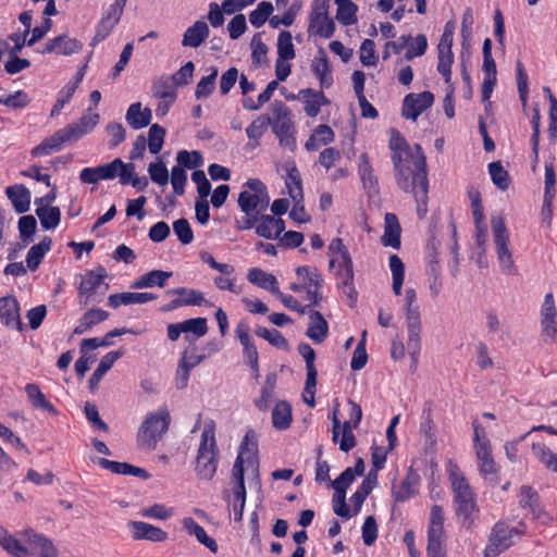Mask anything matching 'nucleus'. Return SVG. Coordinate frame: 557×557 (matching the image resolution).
<instances>
[{
	"label": "nucleus",
	"instance_id": "f257e3e1",
	"mask_svg": "<svg viewBox=\"0 0 557 557\" xmlns=\"http://www.w3.org/2000/svg\"><path fill=\"white\" fill-rule=\"evenodd\" d=\"M220 451L215 440V423L208 420L205 423L197 456L195 460V473L198 479L210 481L216 473Z\"/></svg>",
	"mask_w": 557,
	"mask_h": 557
},
{
	"label": "nucleus",
	"instance_id": "f03ea898",
	"mask_svg": "<svg viewBox=\"0 0 557 557\" xmlns=\"http://www.w3.org/2000/svg\"><path fill=\"white\" fill-rule=\"evenodd\" d=\"M389 148L396 182L403 176H412L416 173L417 162L420 158L425 161L421 146L414 145L413 148H410L397 129H391Z\"/></svg>",
	"mask_w": 557,
	"mask_h": 557
},
{
	"label": "nucleus",
	"instance_id": "7ed1b4c3",
	"mask_svg": "<svg viewBox=\"0 0 557 557\" xmlns=\"http://www.w3.org/2000/svg\"><path fill=\"white\" fill-rule=\"evenodd\" d=\"M449 479L454 493L456 515L462 525L470 528L479 513L475 494L457 468L450 471Z\"/></svg>",
	"mask_w": 557,
	"mask_h": 557
},
{
	"label": "nucleus",
	"instance_id": "20e7f679",
	"mask_svg": "<svg viewBox=\"0 0 557 557\" xmlns=\"http://www.w3.org/2000/svg\"><path fill=\"white\" fill-rule=\"evenodd\" d=\"M258 443L253 430L246 432L245 437L239 446V451L232 469V483L234 498H244L246 496V486L244 478V463L258 470L259 462L257 458Z\"/></svg>",
	"mask_w": 557,
	"mask_h": 557
},
{
	"label": "nucleus",
	"instance_id": "39448f33",
	"mask_svg": "<svg viewBox=\"0 0 557 557\" xmlns=\"http://www.w3.org/2000/svg\"><path fill=\"white\" fill-rule=\"evenodd\" d=\"M417 163L416 173L412 176L398 178L397 185L405 193L413 194L417 202V214L419 219H423L428 213L429 180L426 161L420 158Z\"/></svg>",
	"mask_w": 557,
	"mask_h": 557
},
{
	"label": "nucleus",
	"instance_id": "423d86ee",
	"mask_svg": "<svg viewBox=\"0 0 557 557\" xmlns=\"http://www.w3.org/2000/svg\"><path fill=\"white\" fill-rule=\"evenodd\" d=\"M170 425V413L166 409L148 413L137 433V445L141 449L153 450L158 442L166 433Z\"/></svg>",
	"mask_w": 557,
	"mask_h": 557
},
{
	"label": "nucleus",
	"instance_id": "0eeeda50",
	"mask_svg": "<svg viewBox=\"0 0 557 557\" xmlns=\"http://www.w3.org/2000/svg\"><path fill=\"white\" fill-rule=\"evenodd\" d=\"M238 195L237 203L245 214H262L270 205V195L265 184L259 178H249Z\"/></svg>",
	"mask_w": 557,
	"mask_h": 557
},
{
	"label": "nucleus",
	"instance_id": "6e6552de",
	"mask_svg": "<svg viewBox=\"0 0 557 557\" xmlns=\"http://www.w3.org/2000/svg\"><path fill=\"white\" fill-rule=\"evenodd\" d=\"M491 225L500 270L507 275H517L518 270L515 265L511 250L509 249V233L504 218L492 216Z\"/></svg>",
	"mask_w": 557,
	"mask_h": 557
},
{
	"label": "nucleus",
	"instance_id": "1a4fd4ad",
	"mask_svg": "<svg viewBox=\"0 0 557 557\" xmlns=\"http://www.w3.org/2000/svg\"><path fill=\"white\" fill-rule=\"evenodd\" d=\"M522 531L510 527L507 522L498 521L492 529L484 557H497L511 547L521 536Z\"/></svg>",
	"mask_w": 557,
	"mask_h": 557
},
{
	"label": "nucleus",
	"instance_id": "9d476101",
	"mask_svg": "<svg viewBox=\"0 0 557 557\" xmlns=\"http://www.w3.org/2000/svg\"><path fill=\"white\" fill-rule=\"evenodd\" d=\"M273 116L270 126L280 140L281 146L293 148L295 138L293 136L294 125L289 108L281 100H275L271 104Z\"/></svg>",
	"mask_w": 557,
	"mask_h": 557
},
{
	"label": "nucleus",
	"instance_id": "9b49d317",
	"mask_svg": "<svg viewBox=\"0 0 557 557\" xmlns=\"http://www.w3.org/2000/svg\"><path fill=\"white\" fill-rule=\"evenodd\" d=\"M433 102L434 96L431 91L409 94L404 98L401 115L405 119L417 121L418 116L430 108Z\"/></svg>",
	"mask_w": 557,
	"mask_h": 557
},
{
	"label": "nucleus",
	"instance_id": "f8f14e48",
	"mask_svg": "<svg viewBox=\"0 0 557 557\" xmlns=\"http://www.w3.org/2000/svg\"><path fill=\"white\" fill-rule=\"evenodd\" d=\"M406 325L408 332L407 349L411 358L410 370H417L420 352H421V320L420 317L416 318L414 312H411L410 318H406Z\"/></svg>",
	"mask_w": 557,
	"mask_h": 557
},
{
	"label": "nucleus",
	"instance_id": "ddd939ff",
	"mask_svg": "<svg viewBox=\"0 0 557 557\" xmlns=\"http://www.w3.org/2000/svg\"><path fill=\"white\" fill-rule=\"evenodd\" d=\"M83 49V44L66 35H60L46 42L44 49L40 51L42 54L57 53L59 55H72Z\"/></svg>",
	"mask_w": 557,
	"mask_h": 557
},
{
	"label": "nucleus",
	"instance_id": "4468645a",
	"mask_svg": "<svg viewBox=\"0 0 557 557\" xmlns=\"http://www.w3.org/2000/svg\"><path fill=\"white\" fill-rule=\"evenodd\" d=\"M0 320L8 327L17 331L23 330V323L20 317V305L14 296L0 298Z\"/></svg>",
	"mask_w": 557,
	"mask_h": 557
},
{
	"label": "nucleus",
	"instance_id": "2eb2a0df",
	"mask_svg": "<svg viewBox=\"0 0 557 557\" xmlns=\"http://www.w3.org/2000/svg\"><path fill=\"white\" fill-rule=\"evenodd\" d=\"M73 141L65 127L57 131L50 137L45 138L38 146L30 151L33 157L49 156L61 150L63 144Z\"/></svg>",
	"mask_w": 557,
	"mask_h": 557
},
{
	"label": "nucleus",
	"instance_id": "dca6fc26",
	"mask_svg": "<svg viewBox=\"0 0 557 557\" xmlns=\"http://www.w3.org/2000/svg\"><path fill=\"white\" fill-rule=\"evenodd\" d=\"M127 527L132 532L133 539L137 541L163 542L168 539L165 531L144 521H128Z\"/></svg>",
	"mask_w": 557,
	"mask_h": 557
},
{
	"label": "nucleus",
	"instance_id": "f3484780",
	"mask_svg": "<svg viewBox=\"0 0 557 557\" xmlns=\"http://www.w3.org/2000/svg\"><path fill=\"white\" fill-rule=\"evenodd\" d=\"M107 270L102 265H98L95 270L88 271L81 281L78 287L79 296H85L87 304L89 297L94 295L107 277Z\"/></svg>",
	"mask_w": 557,
	"mask_h": 557
},
{
	"label": "nucleus",
	"instance_id": "a211bd4d",
	"mask_svg": "<svg viewBox=\"0 0 557 557\" xmlns=\"http://www.w3.org/2000/svg\"><path fill=\"white\" fill-rule=\"evenodd\" d=\"M309 326L306 335L317 344H321L329 335V324L321 312L309 309Z\"/></svg>",
	"mask_w": 557,
	"mask_h": 557
},
{
	"label": "nucleus",
	"instance_id": "6ab92c4d",
	"mask_svg": "<svg viewBox=\"0 0 557 557\" xmlns=\"http://www.w3.org/2000/svg\"><path fill=\"white\" fill-rule=\"evenodd\" d=\"M98 465L102 469H107L115 474L134 475V476H138L143 480H148L150 478V474L148 473V471L146 469L135 467L127 462H119V461H113V460H109L106 458H99Z\"/></svg>",
	"mask_w": 557,
	"mask_h": 557
},
{
	"label": "nucleus",
	"instance_id": "aec40b11",
	"mask_svg": "<svg viewBox=\"0 0 557 557\" xmlns=\"http://www.w3.org/2000/svg\"><path fill=\"white\" fill-rule=\"evenodd\" d=\"M519 504L523 509H529L534 519H541L545 515L540 495L531 486L520 487Z\"/></svg>",
	"mask_w": 557,
	"mask_h": 557
},
{
	"label": "nucleus",
	"instance_id": "412c9836",
	"mask_svg": "<svg viewBox=\"0 0 557 557\" xmlns=\"http://www.w3.org/2000/svg\"><path fill=\"white\" fill-rule=\"evenodd\" d=\"M154 299H157V295L152 293L125 292L110 295L108 298V306L111 308H117L122 305L128 306L135 304H146Z\"/></svg>",
	"mask_w": 557,
	"mask_h": 557
},
{
	"label": "nucleus",
	"instance_id": "4be33fe9",
	"mask_svg": "<svg viewBox=\"0 0 557 557\" xmlns=\"http://www.w3.org/2000/svg\"><path fill=\"white\" fill-rule=\"evenodd\" d=\"M209 34L210 29L208 24L202 20L197 21L185 30L182 46L198 48L206 41V39L209 37Z\"/></svg>",
	"mask_w": 557,
	"mask_h": 557
},
{
	"label": "nucleus",
	"instance_id": "5701e85b",
	"mask_svg": "<svg viewBox=\"0 0 557 557\" xmlns=\"http://www.w3.org/2000/svg\"><path fill=\"white\" fill-rule=\"evenodd\" d=\"M319 55L311 62V71L319 79L322 88H329L333 84V76L327 55L323 49L319 50Z\"/></svg>",
	"mask_w": 557,
	"mask_h": 557
},
{
	"label": "nucleus",
	"instance_id": "b1692460",
	"mask_svg": "<svg viewBox=\"0 0 557 557\" xmlns=\"http://www.w3.org/2000/svg\"><path fill=\"white\" fill-rule=\"evenodd\" d=\"M479 461V471L482 476L490 481H495L497 474V466L492 457V447L483 443L474 449Z\"/></svg>",
	"mask_w": 557,
	"mask_h": 557
},
{
	"label": "nucleus",
	"instance_id": "393cba45",
	"mask_svg": "<svg viewBox=\"0 0 557 557\" xmlns=\"http://www.w3.org/2000/svg\"><path fill=\"white\" fill-rule=\"evenodd\" d=\"M173 275L172 272L163 270H152L136 278L132 284L133 289L164 287L166 281Z\"/></svg>",
	"mask_w": 557,
	"mask_h": 557
},
{
	"label": "nucleus",
	"instance_id": "a878e982",
	"mask_svg": "<svg viewBox=\"0 0 557 557\" xmlns=\"http://www.w3.org/2000/svg\"><path fill=\"white\" fill-rule=\"evenodd\" d=\"M299 97L305 103V112L308 116L314 117L320 113L321 107L329 103L327 98L322 91H315L311 88L301 89Z\"/></svg>",
	"mask_w": 557,
	"mask_h": 557
},
{
	"label": "nucleus",
	"instance_id": "bb28decb",
	"mask_svg": "<svg viewBox=\"0 0 557 557\" xmlns=\"http://www.w3.org/2000/svg\"><path fill=\"white\" fill-rule=\"evenodd\" d=\"M123 355L124 350H115L108 352L101 358L97 369L89 377L88 384L90 391H95L98 387L106 373L113 367L116 360L123 357Z\"/></svg>",
	"mask_w": 557,
	"mask_h": 557
},
{
	"label": "nucleus",
	"instance_id": "cd10ccee",
	"mask_svg": "<svg viewBox=\"0 0 557 557\" xmlns=\"http://www.w3.org/2000/svg\"><path fill=\"white\" fill-rule=\"evenodd\" d=\"M99 119L98 113H86L81 116L78 122L69 124L65 128L69 131L72 140L76 141L84 135L90 133L98 124Z\"/></svg>",
	"mask_w": 557,
	"mask_h": 557
},
{
	"label": "nucleus",
	"instance_id": "c85d7f7f",
	"mask_svg": "<svg viewBox=\"0 0 557 557\" xmlns=\"http://www.w3.org/2000/svg\"><path fill=\"white\" fill-rule=\"evenodd\" d=\"M152 119V112L149 108L143 109L140 102L132 103L125 114V120L134 129H140L148 126Z\"/></svg>",
	"mask_w": 557,
	"mask_h": 557
},
{
	"label": "nucleus",
	"instance_id": "c756f323",
	"mask_svg": "<svg viewBox=\"0 0 557 557\" xmlns=\"http://www.w3.org/2000/svg\"><path fill=\"white\" fill-rule=\"evenodd\" d=\"M5 194L17 213H25L29 210L32 196L28 188L24 185L9 186L5 189Z\"/></svg>",
	"mask_w": 557,
	"mask_h": 557
},
{
	"label": "nucleus",
	"instance_id": "7c9ffc66",
	"mask_svg": "<svg viewBox=\"0 0 557 557\" xmlns=\"http://www.w3.org/2000/svg\"><path fill=\"white\" fill-rule=\"evenodd\" d=\"M235 332L243 346L244 358L247 364L256 363V361H259V354L256 345L253 344L250 337L248 324L245 322H239L236 326Z\"/></svg>",
	"mask_w": 557,
	"mask_h": 557
},
{
	"label": "nucleus",
	"instance_id": "2f4dec72",
	"mask_svg": "<svg viewBox=\"0 0 557 557\" xmlns=\"http://www.w3.org/2000/svg\"><path fill=\"white\" fill-rule=\"evenodd\" d=\"M400 233L401 227L398 219L394 213L385 214V228L382 236V244L385 247H392L394 249L400 248Z\"/></svg>",
	"mask_w": 557,
	"mask_h": 557
},
{
	"label": "nucleus",
	"instance_id": "473e14b6",
	"mask_svg": "<svg viewBox=\"0 0 557 557\" xmlns=\"http://www.w3.org/2000/svg\"><path fill=\"white\" fill-rule=\"evenodd\" d=\"M27 548L33 554V557H35V554H38L40 557H55L57 555V549L52 542L46 536L33 531H30L28 535Z\"/></svg>",
	"mask_w": 557,
	"mask_h": 557
},
{
	"label": "nucleus",
	"instance_id": "72a5a7b5",
	"mask_svg": "<svg viewBox=\"0 0 557 557\" xmlns=\"http://www.w3.org/2000/svg\"><path fill=\"white\" fill-rule=\"evenodd\" d=\"M358 173L363 188L367 189L370 195L377 194L379 183L373 174V169L367 153H361L359 157Z\"/></svg>",
	"mask_w": 557,
	"mask_h": 557
},
{
	"label": "nucleus",
	"instance_id": "f704fd0d",
	"mask_svg": "<svg viewBox=\"0 0 557 557\" xmlns=\"http://www.w3.org/2000/svg\"><path fill=\"white\" fill-rule=\"evenodd\" d=\"M444 512L440 505H433L430 512L428 527V541H445L444 536Z\"/></svg>",
	"mask_w": 557,
	"mask_h": 557
},
{
	"label": "nucleus",
	"instance_id": "c9c22d12",
	"mask_svg": "<svg viewBox=\"0 0 557 557\" xmlns=\"http://www.w3.org/2000/svg\"><path fill=\"white\" fill-rule=\"evenodd\" d=\"M270 123L271 116L268 114H261L246 128V134L249 139L248 146L250 148L255 149L260 145V139L270 126Z\"/></svg>",
	"mask_w": 557,
	"mask_h": 557
},
{
	"label": "nucleus",
	"instance_id": "e433bc0d",
	"mask_svg": "<svg viewBox=\"0 0 557 557\" xmlns=\"http://www.w3.org/2000/svg\"><path fill=\"white\" fill-rule=\"evenodd\" d=\"M247 280L265 290H269L273 295L278 289V283L276 277L273 274L267 273L265 271L259 269V268H252L248 271Z\"/></svg>",
	"mask_w": 557,
	"mask_h": 557
},
{
	"label": "nucleus",
	"instance_id": "4c0bfd02",
	"mask_svg": "<svg viewBox=\"0 0 557 557\" xmlns=\"http://www.w3.org/2000/svg\"><path fill=\"white\" fill-rule=\"evenodd\" d=\"M183 527L190 535H195L199 543L205 545L207 548H209L212 553L218 552V544L216 542L210 537L206 530L198 524L193 518H184L183 520Z\"/></svg>",
	"mask_w": 557,
	"mask_h": 557
},
{
	"label": "nucleus",
	"instance_id": "58836bf2",
	"mask_svg": "<svg viewBox=\"0 0 557 557\" xmlns=\"http://www.w3.org/2000/svg\"><path fill=\"white\" fill-rule=\"evenodd\" d=\"M51 246L52 239L49 236H45L39 244L32 246L26 255L27 269L37 270Z\"/></svg>",
	"mask_w": 557,
	"mask_h": 557
},
{
	"label": "nucleus",
	"instance_id": "ea45409f",
	"mask_svg": "<svg viewBox=\"0 0 557 557\" xmlns=\"http://www.w3.org/2000/svg\"><path fill=\"white\" fill-rule=\"evenodd\" d=\"M420 476L412 471L409 470L406 478L401 482L400 486L397 490L393 491V496L396 502L404 503L409 498L413 497L417 493L416 486L418 485Z\"/></svg>",
	"mask_w": 557,
	"mask_h": 557
},
{
	"label": "nucleus",
	"instance_id": "a19ab883",
	"mask_svg": "<svg viewBox=\"0 0 557 557\" xmlns=\"http://www.w3.org/2000/svg\"><path fill=\"white\" fill-rule=\"evenodd\" d=\"M25 392L33 407L37 409H42L53 416L58 413L55 407L49 400H47L46 396L42 394L37 384H27L25 386Z\"/></svg>",
	"mask_w": 557,
	"mask_h": 557
},
{
	"label": "nucleus",
	"instance_id": "79ce46f5",
	"mask_svg": "<svg viewBox=\"0 0 557 557\" xmlns=\"http://www.w3.org/2000/svg\"><path fill=\"white\" fill-rule=\"evenodd\" d=\"M129 331L127 329H114L110 332H108L104 337H91V338H85L81 343L79 350L82 354H86L88 350L97 349L99 347H109L111 343V338L121 336L123 334L128 333Z\"/></svg>",
	"mask_w": 557,
	"mask_h": 557
},
{
	"label": "nucleus",
	"instance_id": "37998d69",
	"mask_svg": "<svg viewBox=\"0 0 557 557\" xmlns=\"http://www.w3.org/2000/svg\"><path fill=\"white\" fill-rule=\"evenodd\" d=\"M272 423L277 430H286L292 423V406L285 400L277 401L272 410Z\"/></svg>",
	"mask_w": 557,
	"mask_h": 557
},
{
	"label": "nucleus",
	"instance_id": "c03bdc74",
	"mask_svg": "<svg viewBox=\"0 0 557 557\" xmlns=\"http://www.w3.org/2000/svg\"><path fill=\"white\" fill-rule=\"evenodd\" d=\"M168 294L180 296L177 299L180 300L182 307L201 306L208 304V301L203 297V294L193 288L178 287L168 290Z\"/></svg>",
	"mask_w": 557,
	"mask_h": 557
},
{
	"label": "nucleus",
	"instance_id": "a18cd8bd",
	"mask_svg": "<svg viewBox=\"0 0 557 557\" xmlns=\"http://www.w3.org/2000/svg\"><path fill=\"white\" fill-rule=\"evenodd\" d=\"M337 5L336 18L344 25L349 26L357 22L358 7L351 0H335Z\"/></svg>",
	"mask_w": 557,
	"mask_h": 557
},
{
	"label": "nucleus",
	"instance_id": "49530a36",
	"mask_svg": "<svg viewBox=\"0 0 557 557\" xmlns=\"http://www.w3.org/2000/svg\"><path fill=\"white\" fill-rule=\"evenodd\" d=\"M36 215L38 216L44 230H53L60 224L61 221V211L59 207H37Z\"/></svg>",
	"mask_w": 557,
	"mask_h": 557
},
{
	"label": "nucleus",
	"instance_id": "de8ad7c7",
	"mask_svg": "<svg viewBox=\"0 0 557 557\" xmlns=\"http://www.w3.org/2000/svg\"><path fill=\"white\" fill-rule=\"evenodd\" d=\"M372 472L368 474V476L362 481V483L358 486L357 491L351 495L350 502L355 507V513L359 512L361 506L364 500L372 492L376 484V475L374 474L373 479L371 478Z\"/></svg>",
	"mask_w": 557,
	"mask_h": 557
},
{
	"label": "nucleus",
	"instance_id": "09e8293b",
	"mask_svg": "<svg viewBox=\"0 0 557 557\" xmlns=\"http://www.w3.org/2000/svg\"><path fill=\"white\" fill-rule=\"evenodd\" d=\"M389 269L393 276V292L396 296H399L401 294L405 278V264L397 255H392L389 257Z\"/></svg>",
	"mask_w": 557,
	"mask_h": 557
},
{
	"label": "nucleus",
	"instance_id": "8fccbe9b",
	"mask_svg": "<svg viewBox=\"0 0 557 557\" xmlns=\"http://www.w3.org/2000/svg\"><path fill=\"white\" fill-rule=\"evenodd\" d=\"M296 274L304 288L322 287L323 278L317 269L307 265L298 267Z\"/></svg>",
	"mask_w": 557,
	"mask_h": 557
},
{
	"label": "nucleus",
	"instance_id": "3c124183",
	"mask_svg": "<svg viewBox=\"0 0 557 557\" xmlns=\"http://www.w3.org/2000/svg\"><path fill=\"white\" fill-rule=\"evenodd\" d=\"M285 184L292 199L304 200L301 177L296 166H292L287 170Z\"/></svg>",
	"mask_w": 557,
	"mask_h": 557
},
{
	"label": "nucleus",
	"instance_id": "603ef678",
	"mask_svg": "<svg viewBox=\"0 0 557 557\" xmlns=\"http://www.w3.org/2000/svg\"><path fill=\"white\" fill-rule=\"evenodd\" d=\"M251 62L256 67L268 63V47L261 39V33L253 35L251 39Z\"/></svg>",
	"mask_w": 557,
	"mask_h": 557
},
{
	"label": "nucleus",
	"instance_id": "864d4df0",
	"mask_svg": "<svg viewBox=\"0 0 557 557\" xmlns=\"http://www.w3.org/2000/svg\"><path fill=\"white\" fill-rule=\"evenodd\" d=\"M273 12V5L271 2L268 1H261L257 8L250 12L249 14V22L250 24L256 27L260 28L264 25V23L269 20Z\"/></svg>",
	"mask_w": 557,
	"mask_h": 557
},
{
	"label": "nucleus",
	"instance_id": "5fc2aeb1",
	"mask_svg": "<svg viewBox=\"0 0 557 557\" xmlns=\"http://www.w3.org/2000/svg\"><path fill=\"white\" fill-rule=\"evenodd\" d=\"M488 173L491 175L492 182L496 185L500 190H506L510 185V177L508 172L504 169L499 161H495L488 164Z\"/></svg>",
	"mask_w": 557,
	"mask_h": 557
},
{
	"label": "nucleus",
	"instance_id": "6e6d98bb",
	"mask_svg": "<svg viewBox=\"0 0 557 557\" xmlns=\"http://www.w3.org/2000/svg\"><path fill=\"white\" fill-rule=\"evenodd\" d=\"M308 32L323 38H331L335 32V23L330 16L320 17L314 23L310 18Z\"/></svg>",
	"mask_w": 557,
	"mask_h": 557
},
{
	"label": "nucleus",
	"instance_id": "4d7b16f0",
	"mask_svg": "<svg viewBox=\"0 0 557 557\" xmlns=\"http://www.w3.org/2000/svg\"><path fill=\"white\" fill-rule=\"evenodd\" d=\"M32 99L27 92L17 90L14 94L1 95L0 104L5 106L10 109H24L30 103Z\"/></svg>",
	"mask_w": 557,
	"mask_h": 557
},
{
	"label": "nucleus",
	"instance_id": "13d9d810",
	"mask_svg": "<svg viewBox=\"0 0 557 557\" xmlns=\"http://www.w3.org/2000/svg\"><path fill=\"white\" fill-rule=\"evenodd\" d=\"M165 137V128L159 124H152L148 132V148L150 153L157 154L161 151Z\"/></svg>",
	"mask_w": 557,
	"mask_h": 557
},
{
	"label": "nucleus",
	"instance_id": "bf43d9fd",
	"mask_svg": "<svg viewBox=\"0 0 557 557\" xmlns=\"http://www.w3.org/2000/svg\"><path fill=\"white\" fill-rule=\"evenodd\" d=\"M256 334L259 337L268 341L270 345L276 348L287 350L289 347L287 339L282 335L280 331L275 329L269 330L267 327L260 326L256 330Z\"/></svg>",
	"mask_w": 557,
	"mask_h": 557
},
{
	"label": "nucleus",
	"instance_id": "052dcab7",
	"mask_svg": "<svg viewBox=\"0 0 557 557\" xmlns=\"http://www.w3.org/2000/svg\"><path fill=\"white\" fill-rule=\"evenodd\" d=\"M556 174L552 163H545L544 207H549L556 194Z\"/></svg>",
	"mask_w": 557,
	"mask_h": 557
},
{
	"label": "nucleus",
	"instance_id": "680f3d73",
	"mask_svg": "<svg viewBox=\"0 0 557 557\" xmlns=\"http://www.w3.org/2000/svg\"><path fill=\"white\" fill-rule=\"evenodd\" d=\"M277 54L280 59L293 60L295 58L293 37L287 30H282L278 35Z\"/></svg>",
	"mask_w": 557,
	"mask_h": 557
},
{
	"label": "nucleus",
	"instance_id": "e2e57ef3",
	"mask_svg": "<svg viewBox=\"0 0 557 557\" xmlns=\"http://www.w3.org/2000/svg\"><path fill=\"white\" fill-rule=\"evenodd\" d=\"M307 370V379L305 383V388L302 393L304 401L311 408L315 406L314 395H315V386H317V369L309 368Z\"/></svg>",
	"mask_w": 557,
	"mask_h": 557
},
{
	"label": "nucleus",
	"instance_id": "0e129e2a",
	"mask_svg": "<svg viewBox=\"0 0 557 557\" xmlns=\"http://www.w3.org/2000/svg\"><path fill=\"white\" fill-rule=\"evenodd\" d=\"M218 77V70L212 67L211 74L203 76L196 86L195 97L197 99L208 98L215 86V79Z\"/></svg>",
	"mask_w": 557,
	"mask_h": 557
},
{
	"label": "nucleus",
	"instance_id": "69168bd1",
	"mask_svg": "<svg viewBox=\"0 0 557 557\" xmlns=\"http://www.w3.org/2000/svg\"><path fill=\"white\" fill-rule=\"evenodd\" d=\"M177 165L187 169H197L202 165L203 160L199 151L181 150L176 156Z\"/></svg>",
	"mask_w": 557,
	"mask_h": 557
},
{
	"label": "nucleus",
	"instance_id": "338daca9",
	"mask_svg": "<svg viewBox=\"0 0 557 557\" xmlns=\"http://www.w3.org/2000/svg\"><path fill=\"white\" fill-rule=\"evenodd\" d=\"M117 24L112 22L108 16L102 15L101 20L96 26L95 36L90 41L91 47H96L99 42L103 41L114 29Z\"/></svg>",
	"mask_w": 557,
	"mask_h": 557
},
{
	"label": "nucleus",
	"instance_id": "774afa93",
	"mask_svg": "<svg viewBox=\"0 0 557 557\" xmlns=\"http://www.w3.org/2000/svg\"><path fill=\"white\" fill-rule=\"evenodd\" d=\"M532 449L536 458L545 465L547 469H554L557 463V454L553 453L550 448L544 444H533Z\"/></svg>",
	"mask_w": 557,
	"mask_h": 557
}]
</instances>
